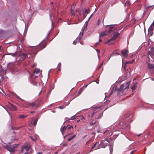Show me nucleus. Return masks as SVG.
<instances>
[{
  "label": "nucleus",
  "mask_w": 154,
  "mask_h": 154,
  "mask_svg": "<svg viewBox=\"0 0 154 154\" xmlns=\"http://www.w3.org/2000/svg\"><path fill=\"white\" fill-rule=\"evenodd\" d=\"M110 57H108V61L109 60V59H110Z\"/></svg>",
  "instance_id": "obj_59"
},
{
  "label": "nucleus",
  "mask_w": 154,
  "mask_h": 154,
  "mask_svg": "<svg viewBox=\"0 0 154 154\" xmlns=\"http://www.w3.org/2000/svg\"><path fill=\"white\" fill-rule=\"evenodd\" d=\"M17 145L14 144L12 145H7L5 147V149L9 151L11 153H13L14 151V149Z\"/></svg>",
  "instance_id": "obj_6"
},
{
  "label": "nucleus",
  "mask_w": 154,
  "mask_h": 154,
  "mask_svg": "<svg viewBox=\"0 0 154 154\" xmlns=\"http://www.w3.org/2000/svg\"><path fill=\"white\" fill-rule=\"evenodd\" d=\"M66 127L68 130H69L71 128H73V127L72 126L67 125Z\"/></svg>",
  "instance_id": "obj_26"
},
{
  "label": "nucleus",
  "mask_w": 154,
  "mask_h": 154,
  "mask_svg": "<svg viewBox=\"0 0 154 154\" xmlns=\"http://www.w3.org/2000/svg\"><path fill=\"white\" fill-rule=\"evenodd\" d=\"M40 70L39 69H36L34 70V71L33 73V75H35V74H38V73H40Z\"/></svg>",
  "instance_id": "obj_14"
},
{
  "label": "nucleus",
  "mask_w": 154,
  "mask_h": 154,
  "mask_svg": "<svg viewBox=\"0 0 154 154\" xmlns=\"http://www.w3.org/2000/svg\"><path fill=\"white\" fill-rule=\"evenodd\" d=\"M36 65V64H34L32 66V67H35Z\"/></svg>",
  "instance_id": "obj_50"
},
{
  "label": "nucleus",
  "mask_w": 154,
  "mask_h": 154,
  "mask_svg": "<svg viewBox=\"0 0 154 154\" xmlns=\"http://www.w3.org/2000/svg\"><path fill=\"white\" fill-rule=\"evenodd\" d=\"M78 12H79V15L80 16H81L82 14L83 13V11L80 10V11H78Z\"/></svg>",
  "instance_id": "obj_29"
},
{
  "label": "nucleus",
  "mask_w": 154,
  "mask_h": 154,
  "mask_svg": "<svg viewBox=\"0 0 154 154\" xmlns=\"http://www.w3.org/2000/svg\"><path fill=\"white\" fill-rule=\"evenodd\" d=\"M75 119V115H74L72 117H71L70 118L68 119V120H73Z\"/></svg>",
  "instance_id": "obj_30"
},
{
  "label": "nucleus",
  "mask_w": 154,
  "mask_h": 154,
  "mask_svg": "<svg viewBox=\"0 0 154 154\" xmlns=\"http://www.w3.org/2000/svg\"><path fill=\"white\" fill-rule=\"evenodd\" d=\"M79 39H78V40H77V38L76 39V40H78V42H79L80 43V44H81L82 45V44H83V42H81L80 41V40H79Z\"/></svg>",
  "instance_id": "obj_41"
},
{
  "label": "nucleus",
  "mask_w": 154,
  "mask_h": 154,
  "mask_svg": "<svg viewBox=\"0 0 154 154\" xmlns=\"http://www.w3.org/2000/svg\"><path fill=\"white\" fill-rule=\"evenodd\" d=\"M148 55H150V54H151V52H150V51H149L148 52Z\"/></svg>",
  "instance_id": "obj_48"
},
{
  "label": "nucleus",
  "mask_w": 154,
  "mask_h": 154,
  "mask_svg": "<svg viewBox=\"0 0 154 154\" xmlns=\"http://www.w3.org/2000/svg\"><path fill=\"white\" fill-rule=\"evenodd\" d=\"M31 137V139L34 141H35L37 139L36 138H35L34 139H33L32 137Z\"/></svg>",
  "instance_id": "obj_39"
},
{
  "label": "nucleus",
  "mask_w": 154,
  "mask_h": 154,
  "mask_svg": "<svg viewBox=\"0 0 154 154\" xmlns=\"http://www.w3.org/2000/svg\"><path fill=\"white\" fill-rule=\"evenodd\" d=\"M107 26H109V30H106L105 31L102 32L100 35V37L102 36H104L107 35L108 34L111 33L112 31H114L115 29V27L113 26L107 25Z\"/></svg>",
  "instance_id": "obj_5"
},
{
  "label": "nucleus",
  "mask_w": 154,
  "mask_h": 154,
  "mask_svg": "<svg viewBox=\"0 0 154 154\" xmlns=\"http://www.w3.org/2000/svg\"><path fill=\"white\" fill-rule=\"evenodd\" d=\"M96 51L97 52V56L99 60L100 59V56L99 54L100 53V51L99 49H97L96 50Z\"/></svg>",
  "instance_id": "obj_23"
},
{
  "label": "nucleus",
  "mask_w": 154,
  "mask_h": 154,
  "mask_svg": "<svg viewBox=\"0 0 154 154\" xmlns=\"http://www.w3.org/2000/svg\"><path fill=\"white\" fill-rule=\"evenodd\" d=\"M49 15H50V18L51 19V17H52V16H53V17H54V14H53V13L52 12H51V13H50Z\"/></svg>",
  "instance_id": "obj_32"
},
{
  "label": "nucleus",
  "mask_w": 154,
  "mask_h": 154,
  "mask_svg": "<svg viewBox=\"0 0 154 154\" xmlns=\"http://www.w3.org/2000/svg\"><path fill=\"white\" fill-rule=\"evenodd\" d=\"M88 21L89 20H88V21H87L86 22H85V24H86L87 23V25L88 24Z\"/></svg>",
  "instance_id": "obj_52"
},
{
  "label": "nucleus",
  "mask_w": 154,
  "mask_h": 154,
  "mask_svg": "<svg viewBox=\"0 0 154 154\" xmlns=\"http://www.w3.org/2000/svg\"><path fill=\"white\" fill-rule=\"evenodd\" d=\"M61 64L60 63L58 64L57 67H60L61 66Z\"/></svg>",
  "instance_id": "obj_45"
},
{
  "label": "nucleus",
  "mask_w": 154,
  "mask_h": 154,
  "mask_svg": "<svg viewBox=\"0 0 154 154\" xmlns=\"http://www.w3.org/2000/svg\"><path fill=\"white\" fill-rule=\"evenodd\" d=\"M67 143H66L63 144V146H66L67 145Z\"/></svg>",
  "instance_id": "obj_42"
},
{
  "label": "nucleus",
  "mask_w": 154,
  "mask_h": 154,
  "mask_svg": "<svg viewBox=\"0 0 154 154\" xmlns=\"http://www.w3.org/2000/svg\"><path fill=\"white\" fill-rule=\"evenodd\" d=\"M82 120H84L85 119V118L84 117H82V119H81Z\"/></svg>",
  "instance_id": "obj_55"
},
{
  "label": "nucleus",
  "mask_w": 154,
  "mask_h": 154,
  "mask_svg": "<svg viewBox=\"0 0 154 154\" xmlns=\"http://www.w3.org/2000/svg\"><path fill=\"white\" fill-rule=\"evenodd\" d=\"M73 43L74 45H75L76 44V43H75V41H73Z\"/></svg>",
  "instance_id": "obj_51"
},
{
  "label": "nucleus",
  "mask_w": 154,
  "mask_h": 154,
  "mask_svg": "<svg viewBox=\"0 0 154 154\" xmlns=\"http://www.w3.org/2000/svg\"><path fill=\"white\" fill-rule=\"evenodd\" d=\"M101 41H102V40L101 39H99V42H101Z\"/></svg>",
  "instance_id": "obj_60"
},
{
  "label": "nucleus",
  "mask_w": 154,
  "mask_h": 154,
  "mask_svg": "<svg viewBox=\"0 0 154 154\" xmlns=\"http://www.w3.org/2000/svg\"><path fill=\"white\" fill-rule=\"evenodd\" d=\"M58 108H60V109H62V107L61 106H58Z\"/></svg>",
  "instance_id": "obj_54"
},
{
  "label": "nucleus",
  "mask_w": 154,
  "mask_h": 154,
  "mask_svg": "<svg viewBox=\"0 0 154 154\" xmlns=\"http://www.w3.org/2000/svg\"><path fill=\"white\" fill-rule=\"evenodd\" d=\"M129 5V2H128L127 1L124 4V6H125L126 5Z\"/></svg>",
  "instance_id": "obj_33"
},
{
  "label": "nucleus",
  "mask_w": 154,
  "mask_h": 154,
  "mask_svg": "<svg viewBox=\"0 0 154 154\" xmlns=\"http://www.w3.org/2000/svg\"><path fill=\"white\" fill-rule=\"evenodd\" d=\"M107 130L106 131L104 132V134H105V133H106V132H107Z\"/></svg>",
  "instance_id": "obj_64"
},
{
  "label": "nucleus",
  "mask_w": 154,
  "mask_h": 154,
  "mask_svg": "<svg viewBox=\"0 0 154 154\" xmlns=\"http://www.w3.org/2000/svg\"><path fill=\"white\" fill-rule=\"evenodd\" d=\"M140 135H141V134H139L137 136L138 137H140Z\"/></svg>",
  "instance_id": "obj_63"
},
{
  "label": "nucleus",
  "mask_w": 154,
  "mask_h": 154,
  "mask_svg": "<svg viewBox=\"0 0 154 154\" xmlns=\"http://www.w3.org/2000/svg\"><path fill=\"white\" fill-rule=\"evenodd\" d=\"M103 64V61L100 64L99 66L98 67V69H100V68Z\"/></svg>",
  "instance_id": "obj_31"
},
{
  "label": "nucleus",
  "mask_w": 154,
  "mask_h": 154,
  "mask_svg": "<svg viewBox=\"0 0 154 154\" xmlns=\"http://www.w3.org/2000/svg\"><path fill=\"white\" fill-rule=\"evenodd\" d=\"M131 115L129 112L127 113L125 116V117L126 118H128L130 117Z\"/></svg>",
  "instance_id": "obj_17"
},
{
  "label": "nucleus",
  "mask_w": 154,
  "mask_h": 154,
  "mask_svg": "<svg viewBox=\"0 0 154 154\" xmlns=\"http://www.w3.org/2000/svg\"><path fill=\"white\" fill-rule=\"evenodd\" d=\"M135 152V150L132 151L130 154H133Z\"/></svg>",
  "instance_id": "obj_43"
},
{
  "label": "nucleus",
  "mask_w": 154,
  "mask_h": 154,
  "mask_svg": "<svg viewBox=\"0 0 154 154\" xmlns=\"http://www.w3.org/2000/svg\"><path fill=\"white\" fill-rule=\"evenodd\" d=\"M134 60H132V61H128V62H127L125 63V65H126V64H128V63H132L133 62H134Z\"/></svg>",
  "instance_id": "obj_28"
},
{
  "label": "nucleus",
  "mask_w": 154,
  "mask_h": 154,
  "mask_svg": "<svg viewBox=\"0 0 154 154\" xmlns=\"http://www.w3.org/2000/svg\"><path fill=\"white\" fill-rule=\"evenodd\" d=\"M89 12V8H86L85 9V14H87Z\"/></svg>",
  "instance_id": "obj_22"
},
{
  "label": "nucleus",
  "mask_w": 154,
  "mask_h": 154,
  "mask_svg": "<svg viewBox=\"0 0 154 154\" xmlns=\"http://www.w3.org/2000/svg\"><path fill=\"white\" fill-rule=\"evenodd\" d=\"M122 56L126 58L128 55V51L126 49H123L121 51Z\"/></svg>",
  "instance_id": "obj_9"
},
{
  "label": "nucleus",
  "mask_w": 154,
  "mask_h": 154,
  "mask_svg": "<svg viewBox=\"0 0 154 154\" xmlns=\"http://www.w3.org/2000/svg\"><path fill=\"white\" fill-rule=\"evenodd\" d=\"M34 111H31V112H30V113H34Z\"/></svg>",
  "instance_id": "obj_62"
},
{
  "label": "nucleus",
  "mask_w": 154,
  "mask_h": 154,
  "mask_svg": "<svg viewBox=\"0 0 154 154\" xmlns=\"http://www.w3.org/2000/svg\"><path fill=\"white\" fill-rule=\"evenodd\" d=\"M11 55L13 56H16V53H14V54H11Z\"/></svg>",
  "instance_id": "obj_40"
},
{
  "label": "nucleus",
  "mask_w": 154,
  "mask_h": 154,
  "mask_svg": "<svg viewBox=\"0 0 154 154\" xmlns=\"http://www.w3.org/2000/svg\"><path fill=\"white\" fill-rule=\"evenodd\" d=\"M86 14H85V13H84V14H83V19H82L81 20H83L86 17Z\"/></svg>",
  "instance_id": "obj_36"
},
{
  "label": "nucleus",
  "mask_w": 154,
  "mask_h": 154,
  "mask_svg": "<svg viewBox=\"0 0 154 154\" xmlns=\"http://www.w3.org/2000/svg\"><path fill=\"white\" fill-rule=\"evenodd\" d=\"M99 145V142H97L94 145V146L92 147L91 149L88 152H91L93 150V149H95V148L97 146H98Z\"/></svg>",
  "instance_id": "obj_12"
},
{
  "label": "nucleus",
  "mask_w": 154,
  "mask_h": 154,
  "mask_svg": "<svg viewBox=\"0 0 154 154\" xmlns=\"http://www.w3.org/2000/svg\"><path fill=\"white\" fill-rule=\"evenodd\" d=\"M76 136V135L75 134H74L73 136L71 137H72V139L75 137Z\"/></svg>",
  "instance_id": "obj_44"
},
{
  "label": "nucleus",
  "mask_w": 154,
  "mask_h": 154,
  "mask_svg": "<svg viewBox=\"0 0 154 154\" xmlns=\"http://www.w3.org/2000/svg\"><path fill=\"white\" fill-rule=\"evenodd\" d=\"M136 84H134V85L131 88L132 90H134L135 89V88H136Z\"/></svg>",
  "instance_id": "obj_25"
},
{
  "label": "nucleus",
  "mask_w": 154,
  "mask_h": 154,
  "mask_svg": "<svg viewBox=\"0 0 154 154\" xmlns=\"http://www.w3.org/2000/svg\"><path fill=\"white\" fill-rule=\"evenodd\" d=\"M38 119H36L34 122H33V124L35 126L37 124V122L38 121Z\"/></svg>",
  "instance_id": "obj_27"
},
{
  "label": "nucleus",
  "mask_w": 154,
  "mask_h": 154,
  "mask_svg": "<svg viewBox=\"0 0 154 154\" xmlns=\"http://www.w3.org/2000/svg\"><path fill=\"white\" fill-rule=\"evenodd\" d=\"M93 14H92L90 16V17H89V18H88V20H89L91 18V17H92V15H93Z\"/></svg>",
  "instance_id": "obj_47"
},
{
  "label": "nucleus",
  "mask_w": 154,
  "mask_h": 154,
  "mask_svg": "<svg viewBox=\"0 0 154 154\" xmlns=\"http://www.w3.org/2000/svg\"><path fill=\"white\" fill-rule=\"evenodd\" d=\"M87 23L86 24H85L83 27L82 28V32H80V34H79V37H78L77 38V39L78 40L79 39V41L81 40L82 39V37L83 36L84 31L85 30H86L87 29Z\"/></svg>",
  "instance_id": "obj_8"
},
{
  "label": "nucleus",
  "mask_w": 154,
  "mask_h": 154,
  "mask_svg": "<svg viewBox=\"0 0 154 154\" xmlns=\"http://www.w3.org/2000/svg\"><path fill=\"white\" fill-rule=\"evenodd\" d=\"M108 144H109V143L108 140L107 139H104L103 140H101L100 141V143L99 145L97 146L95 149H97L101 147L103 148H105Z\"/></svg>",
  "instance_id": "obj_4"
},
{
  "label": "nucleus",
  "mask_w": 154,
  "mask_h": 154,
  "mask_svg": "<svg viewBox=\"0 0 154 154\" xmlns=\"http://www.w3.org/2000/svg\"><path fill=\"white\" fill-rule=\"evenodd\" d=\"M100 19H99L98 20V25L99 24V22H100Z\"/></svg>",
  "instance_id": "obj_56"
},
{
  "label": "nucleus",
  "mask_w": 154,
  "mask_h": 154,
  "mask_svg": "<svg viewBox=\"0 0 154 154\" xmlns=\"http://www.w3.org/2000/svg\"><path fill=\"white\" fill-rule=\"evenodd\" d=\"M110 147H109V149L110 152V154L112 152L113 150V148L112 146H111V144H109Z\"/></svg>",
  "instance_id": "obj_20"
},
{
  "label": "nucleus",
  "mask_w": 154,
  "mask_h": 154,
  "mask_svg": "<svg viewBox=\"0 0 154 154\" xmlns=\"http://www.w3.org/2000/svg\"><path fill=\"white\" fill-rule=\"evenodd\" d=\"M96 123V121L95 120H93L90 123V125H93L95 124Z\"/></svg>",
  "instance_id": "obj_19"
},
{
  "label": "nucleus",
  "mask_w": 154,
  "mask_h": 154,
  "mask_svg": "<svg viewBox=\"0 0 154 154\" xmlns=\"http://www.w3.org/2000/svg\"><path fill=\"white\" fill-rule=\"evenodd\" d=\"M75 6V5L73 4V5L71 6V16H74L75 15V11H74V9Z\"/></svg>",
  "instance_id": "obj_11"
},
{
  "label": "nucleus",
  "mask_w": 154,
  "mask_h": 154,
  "mask_svg": "<svg viewBox=\"0 0 154 154\" xmlns=\"http://www.w3.org/2000/svg\"><path fill=\"white\" fill-rule=\"evenodd\" d=\"M99 44V43L98 42H97L95 43V44L94 45V46L95 47H97V46Z\"/></svg>",
  "instance_id": "obj_38"
},
{
  "label": "nucleus",
  "mask_w": 154,
  "mask_h": 154,
  "mask_svg": "<svg viewBox=\"0 0 154 154\" xmlns=\"http://www.w3.org/2000/svg\"><path fill=\"white\" fill-rule=\"evenodd\" d=\"M154 25V22H153L152 23V24H151V26H150L149 28V29H150V30H152L153 29V26Z\"/></svg>",
  "instance_id": "obj_21"
},
{
  "label": "nucleus",
  "mask_w": 154,
  "mask_h": 154,
  "mask_svg": "<svg viewBox=\"0 0 154 154\" xmlns=\"http://www.w3.org/2000/svg\"><path fill=\"white\" fill-rule=\"evenodd\" d=\"M67 129L66 127L64 126L63 127L62 129H61L60 130L62 132V134H63V133H64L65 131Z\"/></svg>",
  "instance_id": "obj_13"
},
{
  "label": "nucleus",
  "mask_w": 154,
  "mask_h": 154,
  "mask_svg": "<svg viewBox=\"0 0 154 154\" xmlns=\"http://www.w3.org/2000/svg\"><path fill=\"white\" fill-rule=\"evenodd\" d=\"M148 68L150 69L154 68V65L148 63Z\"/></svg>",
  "instance_id": "obj_15"
},
{
  "label": "nucleus",
  "mask_w": 154,
  "mask_h": 154,
  "mask_svg": "<svg viewBox=\"0 0 154 154\" xmlns=\"http://www.w3.org/2000/svg\"><path fill=\"white\" fill-rule=\"evenodd\" d=\"M72 139V137H70L69 138H68V141H70Z\"/></svg>",
  "instance_id": "obj_37"
},
{
  "label": "nucleus",
  "mask_w": 154,
  "mask_h": 154,
  "mask_svg": "<svg viewBox=\"0 0 154 154\" xmlns=\"http://www.w3.org/2000/svg\"><path fill=\"white\" fill-rule=\"evenodd\" d=\"M82 91V88H80L79 91V93L80 94Z\"/></svg>",
  "instance_id": "obj_34"
},
{
  "label": "nucleus",
  "mask_w": 154,
  "mask_h": 154,
  "mask_svg": "<svg viewBox=\"0 0 154 154\" xmlns=\"http://www.w3.org/2000/svg\"><path fill=\"white\" fill-rule=\"evenodd\" d=\"M58 69L59 70V71L60 70V67H58Z\"/></svg>",
  "instance_id": "obj_61"
},
{
  "label": "nucleus",
  "mask_w": 154,
  "mask_h": 154,
  "mask_svg": "<svg viewBox=\"0 0 154 154\" xmlns=\"http://www.w3.org/2000/svg\"><path fill=\"white\" fill-rule=\"evenodd\" d=\"M116 28L114 31H112L111 33L113 32L114 34L112 37L108 40L106 42V43L108 44V45H110L111 44H114V42L112 41L116 39L118 37L119 35V33L116 32Z\"/></svg>",
  "instance_id": "obj_3"
},
{
  "label": "nucleus",
  "mask_w": 154,
  "mask_h": 154,
  "mask_svg": "<svg viewBox=\"0 0 154 154\" xmlns=\"http://www.w3.org/2000/svg\"><path fill=\"white\" fill-rule=\"evenodd\" d=\"M26 57L27 55L25 53H23L19 56V57H20V60H24L26 58Z\"/></svg>",
  "instance_id": "obj_10"
},
{
  "label": "nucleus",
  "mask_w": 154,
  "mask_h": 154,
  "mask_svg": "<svg viewBox=\"0 0 154 154\" xmlns=\"http://www.w3.org/2000/svg\"><path fill=\"white\" fill-rule=\"evenodd\" d=\"M31 148L30 145L28 144H25L21 147V152H23L25 149L26 151L24 154H30L28 151Z\"/></svg>",
  "instance_id": "obj_7"
},
{
  "label": "nucleus",
  "mask_w": 154,
  "mask_h": 154,
  "mask_svg": "<svg viewBox=\"0 0 154 154\" xmlns=\"http://www.w3.org/2000/svg\"><path fill=\"white\" fill-rule=\"evenodd\" d=\"M88 84H87L86 85H85V86H83V87H85V88H86V87H87V86H88Z\"/></svg>",
  "instance_id": "obj_53"
},
{
  "label": "nucleus",
  "mask_w": 154,
  "mask_h": 154,
  "mask_svg": "<svg viewBox=\"0 0 154 154\" xmlns=\"http://www.w3.org/2000/svg\"><path fill=\"white\" fill-rule=\"evenodd\" d=\"M46 46V44L45 42V41H43L40 43L38 47H35L32 48L30 50V51L29 52V54L30 55H31L32 54H33L34 55H35L37 54V51H38V50H36V48L38 47L40 49H42L45 48Z\"/></svg>",
  "instance_id": "obj_1"
},
{
  "label": "nucleus",
  "mask_w": 154,
  "mask_h": 154,
  "mask_svg": "<svg viewBox=\"0 0 154 154\" xmlns=\"http://www.w3.org/2000/svg\"><path fill=\"white\" fill-rule=\"evenodd\" d=\"M151 80H152L154 81V79H153L152 78H151Z\"/></svg>",
  "instance_id": "obj_58"
},
{
  "label": "nucleus",
  "mask_w": 154,
  "mask_h": 154,
  "mask_svg": "<svg viewBox=\"0 0 154 154\" xmlns=\"http://www.w3.org/2000/svg\"><path fill=\"white\" fill-rule=\"evenodd\" d=\"M16 97L17 98H18V99H20L21 100H22V99H21V98H19V96H18L17 95V96H16Z\"/></svg>",
  "instance_id": "obj_46"
},
{
  "label": "nucleus",
  "mask_w": 154,
  "mask_h": 154,
  "mask_svg": "<svg viewBox=\"0 0 154 154\" xmlns=\"http://www.w3.org/2000/svg\"><path fill=\"white\" fill-rule=\"evenodd\" d=\"M115 55H120V54L118 53H116L115 54Z\"/></svg>",
  "instance_id": "obj_49"
},
{
  "label": "nucleus",
  "mask_w": 154,
  "mask_h": 154,
  "mask_svg": "<svg viewBox=\"0 0 154 154\" xmlns=\"http://www.w3.org/2000/svg\"><path fill=\"white\" fill-rule=\"evenodd\" d=\"M130 83V82H129L123 84L121 86L119 89H116V88H115L114 89V91H116L118 94L120 92L122 93L123 92L124 90L128 88Z\"/></svg>",
  "instance_id": "obj_2"
},
{
  "label": "nucleus",
  "mask_w": 154,
  "mask_h": 154,
  "mask_svg": "<svg viewBox=\"0 0 154 154\" xmlns=\"http://www.w3.org/2000/svg\"><path fill=\"white\" fill-rule=\"evenodd\" d=\"M29 105L32 107H34L35 106V104L34 103H29Z\"/></svg>",
  "instance_id": "obj_24"
},
{
  "label": "nucleus",
  "mask_w": 154,
  "mask_h": 154,
  "mask_svg": "<svg viewBox=\"0 0 154 154\" xmlns=\"http://www.w3.org/2000/svg\"><path fill=\"white\" fill-rule=\"evenodd\" d=\"M113 56V53H112V54H111V55H110V57H111L112 56Z\"/></svg>",
  "instance_id": "obj_57"
},
{
  "label": "nucleus",
  "mask_w": 154,
  "mask_h": 154,
  "mask_svg": "<svg viewBox=\"0 0 154 154\" xmlns=\"http://www.w3.org/2000/svg\"><path fill=\"white\" fill-rule=\"evenodd\" d=\"M27 116V115H20L19 116V118L20 119H24Z\"/></svg>",
  "instance_id": "obj_18"
},
{
  "label": "nucleus",
  "mask_w": 154,
  "mask_h": 154,
  "mask_svg": "<svg viewBox=\"0 0 154 154\" xmlns=\"http://www.w3.org/2000/svg\"><path fill=\"white\" fill-rule=\"evenodd\" d=\"M11 109L13 111H16L17 110L16 107L12 105H11Z\"/></svg>",
  "instance_id": "obj_16"
},
{
  "label": "nucleus",
  "mask_w": 154,
  "mask_h": 154,
  "mask_svg": "<svg viewBox=\"0 0 154 154\" xmlns=\"http://www.w3.org/2000/svg\"><path fill=\"white\" fill-rule=\"evenodd\" d=\"M32 83L34 85H36V86H37V84L36 82H35L34 81H32Z\"/></svg>",
  "instance_id": "obj_35"
}]
</instances>
